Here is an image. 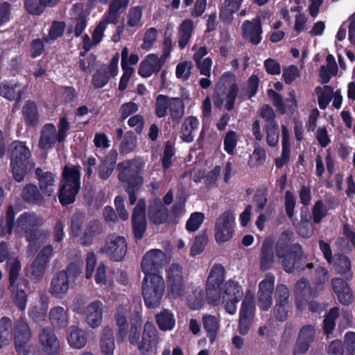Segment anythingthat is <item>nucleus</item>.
Listing matches in <instances>:
<instances>
[{"instance_id":"nucleus-61","label":"nucleus","mask_w":355,"mask_h":355,"mask_svg":"<svg viewBox=\"0 0 355 355\" xmlns=\"http://www.w3.org/2000/svg\"><path fill=\"white\" fill-rule=\"evenodd\" d=\"M193 64L191 61H184L179 63L176 67L175 75L178 79L187 80L191 74Z\"/></svg>"},{"instance_id":"nucleus-13","label":"nucleus","mask_w":355,"mask_h":355,"mask_svg":"<svg viewBox=\"0 0 355 355\" xmlns=\"http://www.w3.org/2000/svg\"><path fill=\"white\" fill-rule=\"evenodd\" d=\"M254 311V295L251 292H248L239 313V331L241 335H246L248 333Z\"/></svg>"},{"instance_id":"nucleus-33","label":"nucleus","mask_w":355,"mask_h":355,"mask_svg":"<svg viewBox=\"0 0 355 355\" xmlns=\"http://www.w3.org/2000/svg\"><path fill=\"white\" fill-rule=\"evenodd\" d=\"M67 341L72 348H83L87 343V338L85 331L76 326L70 327L67 335Z\"/></svg>"},{"instance_id":"nucleus-53","label":"nucleus","mask_w":355,"mask_h":355,"mask_svg":"<svg viewBox=\"0 0 355 355\" xmlns=\"http://www.w3.org/2000/svg\"><path fill=\"white\" fill-rule=\"evenodd\" d=\"M12 327V321L8 317H3L0 321V349L8 344L12 338L10 331Z\"/></svg>"},{"instance_id":"nucleus-19","label":"nucleus","mask_w":355,"mask_h":355,"mask_svg":"<svg viewBox=\"0 0 355 355\" xmlns=\"http://www.w3.org/2000/svg\"><path fill=\"white\" fill-rule=\"evenodd\" d=\"M268 97L276 108L282 114L293 112L297 107V101L294 91L289 92V98L284 101L281 96L272 89L268 92Z\"/></svg>"},{"instance_id":"nucleus-8","label":"nucleus","mask_w":355,"mask_h":355,"mask_svg":"<svg viewBox=\"0 0 355 355\" xmlns=\"http://www.w3.org/2000/svg\"><path fill=\"white\" fill-rule=\"evenodd\" d=\"M235 217L234 213L227 210L221 214L216 220L214 225V237L218 243L230 241L234 234Z\"/></svg>"},{"instance_id":"nucleus-56","label":"nucleus","mask_w":355,"mask_h":355,"mask_svg":"<svg viewBox=\"0 0 355 355\" xmlns=\"http://www.w3.org/2000/svg\"><path fill=\"white\" fill-rule=\"evenodd\" d=\"M65 24L61 21H53L51 24L49 34L44 37V42L51 44L63 34Z\"/></svg>"},{"instance_id":"nucleus-55","label":"nucleus","mask_w":355,"mask_h":355,"mask_svg":"<svg viewBox=\"0 0 355 355\" xmlns=\"http://www.w3.org/2000/svg\"><path fill=\"white\" fill-rule=\"evenodd\" d=\"M239 3L225 0L220 8V17L225 21H230L233 14L239 10Z\"/></svg>"},{"instance_id":"nucleus-27","label":"nucleus","mask_w":355,"mask_h":355,"mask_svg":"<svg viewBox=\"0 0 355 355\" xmlns=\"http://www.w3.org/2000/svg\"><path fill=\"white\" fill-rule=\"evenodd\" d=\"M35 174L38 178L40 190L44 195L51 196L55 188V175L49 171L44 172L41 168H37Z\"/></svg>"},{"instance_id":"nucleus-10","label":"nucleus","mask_w":355,"mask_h":355,"mask_svg":"<svg viewBox=\"0 0 355 355\" xmlns=\"http://www.w3.org/2000/svg\"><path fill=\"white\" fill-rule=\"evenodd\" d=\"M101 251L109 258L115 261L123 260L127 252V243L123 236L116 234H110L105 239Z\"/></svg>"},{"instance_id":"nucleus-54","label":"nucleus","mask_w":355,"mask_h":355,"mask_svg":"<svg viewBox=\"0 0 355 355\" xmlns=\"http://www.w3.org/2000/svg\"><path fill=\"white\" fill-rule=\"evenodd\" d=\"M23 286H26V283L17 282L15 288L12 289L13 288L10 284L9 287L17 306L21 310L25 309L26 304V294L22 288Z\"/></svg>"},{"instance_id":"nucleus-62","label":"nucleus","mask_w":355,"mask_h":355,"mask_svg":"<svg viewBox=\"0 0 355 355\" xmlns=\"http://www.w3.org/2000/svg\"><path fill=\"white\" fill-rule=\"evenodd\" d=\"M266 151L259 145H254V150L250 157L249 164L253 166L262 164L266 159Z\"/></svg>"},{"instance_id":"nucleus-57","label":"nucleus","mask_w":355,"mask_h":355,"mask_svg":"<svg viewBox=\"0 0 355 355\" xmlns=\"http://www.w3.org/2000/svg\"><path fill=\"white\" fill-rule=\"evenodd\" d=\"M239 139V135L233 130L227 132L224 138V150L229 155H233Z\"/></svg>"},{"instance_id":"nucleus-34","label":"nucleus","mask_w":355,"mask_h":355,"mask_svg":"<svg viewBox=\"0 0 355 355\" xmlns=\"http://www.w3.org/2000/svg\"><path fill=\"white\" fill-rule=\"evenodd\" d=\"M199 126V121L195 116H189L182 123L180 137L186 142H191L193 140L194 132Z\"/></svg>"},{"instance_id":"nucleus-41","label":"nucleus","mask_w":355,"mask_h":355,"mask_svg":"<svg viewBox=\"0 0 355 355\" xmlns=\"http://www.w3.org/2000/svg\"><path fill=\"white\" fill-rule=\"evenodd\" d=\"M49 319L55 327H64L68 324L67 312L61 306H55L51 309L49 313Z\"/></svg>"},{"instance_id":"nucleus-23","label":"nucleus","mask_w":355,"mask_h":355,"mask_svg":"<svg viewBox=\"0 0 355 355\" xmlns=\"http://www.w3.org/2000/svg\"><path fill=\"white\" fill-rule=\"evenodd\" d=\"M56 142H59V138L55 126L53 123L45 124L40 131L39 148L49 150L53 148Z\"/></svg>"},{"instance_id":"nucleus-17","label":"nucleus","mask_w":355,"mask_h":355,"mask_svg":"<svg viewBox=\"0 0 355 355\" xmlns=\"http://www.w3.org/2000/svg\"><path fill=\"white\" fill-rule=\"evenodd\" d=\"M71 272L69 268L58 272L52 279L49 292L57 298L65 296L71 286Z\"/></svg>"},{"instance_id":"nucleus-4","label":"nucleus","mask_w":355,"mask_h":355,"mask_svg":"<svg viewBox=\"0 0 355 355\" xmlns=\"http://www.w3.org/2000/svg\"><path fill=\"white\" fill-rule=\"evenodd\" d=\"M165 282L159 274L145 275L142 282V295L149 308L157 306L165 292Z\"/></svg>"},{"instance_id":"nucleus-7","label":"nucleus","mask_w":355,"mask_h":355,"mask_svg":"<svg viewBox=\"0 0 355 355\" xmlns=\"http://www.w3.org/2000/svg\"><path fill=\"white\" fill-rule=\"evenodd\" d=\"M225 279V268L219 263L214 264L207 281V295L209 303L217 304L221 297L220 286Z\"/></svg>"},{"instance_id":"nucleus-20","label":"nucleus","mask_w":355,"mask_h":355,"mask_svg":"<svg viewBox=\"0 0 355 355\" xmlns=\"http://www.w3.org/2000/svg\"><path fill=\"white\" fill-rule=\"evenodd\" d=\"M39 339L42 352L46 355H58L59 354L60 342L51 329H43Z\"/></svg>"},{"instance_id":"nucleus-2","label":"nucleus","mask_w":355,"mask_h":355,"mask_svg":"<svg viewBox=\"0 0 355 355\" xmlns=\"http://www.w3.org/2000/svg\"><path fill=\"white\" fill-rule=\"evenodd\" d=\"M80 167L77 166H65L62 173V180L59 189V200L63 205H67L75 201L76 196L80 187Z\"/></svg>"},{"instance_id":"nucleus-9","label":"nucleus","mask_w":355,"mask_h":355,"mask_svg":"<svg viewBox=\"0 0 355 355\" xmlns=\"http://www.w3.org/2000/svg\"><path fill=\"white\" fill-rule=\"evenodd\" d=\"M302 254V248L294 245L290 248L288 243L280 239L276 245V256L281 260L284 269L287 272H291L295 269L296 260Z\"/></svg>"},{"instance_id":"nucleus-21","label":"nucleus","mask_w":355,"mask_h":355,"mask_svg":"<svg viewBox=\"0 0 355 355\" xmlns=\"http://www.w3.org/2000/svg\"><path fill=\"white\" fill-rule=\"evenodd\" d=\"M103 304L98 300L89 303L84 312L85 322L92 328L98 327L103 320Z\"/></svg>"},{"instance_id":"nucleus-44","label":"nucleus","mask_w":355,"mask_h":355,"mask_svg":"<svg viewBox=\"0 0 355 355\" xmlns=\"http://www.w3.org/2000/svg\"><path fill=\"white\" fill-rule=\"evenodd\" d=\"M318 105L320 109L324 110L332 99L334 89L329 85L324 87L318 86L315 89Z\"/></svg>"},{"instance_id":"nucleus-30","label":"nucleus","mask_w":355,"mask_h":355,"mask_svg":"<svg viewBox=\"0 0 355 355\" xmlns=\"http://www.w3.org/2000/svg\"><path fill=\"white\" fill-rule=\"evenodd\" d=\"M332 288L337 294L339 302L343 304H349L352 301V293L349 285L342 279H332Z\"/></svg>"},{"instance_id":"nucleus-5","label":"nucleus","mask_w":355,"mask_h":355,"mask_svg":"<svg viewBox=\"0 0 355 355\" xmlns=\"http://www.w3.org/2000/svg\"><path fill=\"white\" fill-rule=\"evenodd\" d=\"M8 153L14 178L21 182L26 173L31 151L24 142L15 141L10 145Z\"/></svg>"},{"instance_id":"nucleus-32","label":"nucleus","mask_w":355,"mask_h":355,"mask_svg":"<svg viewBox=\"0 0 355 355\" xmlns=\"http://www.w3.org/2000/svg\"><path fill=\"white\" fill-rule=\"evenodd\" d=\"M126 30L128 32H135L142 25V8L137 6L131 7L127 14Z\"/></svg>"},{"instance_id":"nucleus-51","label":"nucleus","mask_w":355,"mask_h":355,"mask_svg":"<svg viewBox=\"0 0 355 355\" xmlns=\"http://www.w3.org/2000/svg\"><path fill=\"white\" fill-rule=\"evenodd\" d=\"M266 132V141L270 147H276L279 144V130L276 121L266 123L265 125Z\"/></svg>"},{"instance_id":"nucleus-28","label":"nucleus","mask_w":355,"mask_h":355,"mask_svg":"<svg viewBox=\"0 0 355 355\" xmlns=\"http://www.w3.org/2000/svg\"><path fill=\"white\" fill-rule=\"evenodd\" d=\"M89 12V9L82 3H77L73 6L71 10V15L76 19V36H79L87 26V18Z\"/></svg>"},{"instance_id":"nucleus-25","label":"nucleus","mask_w":355,"mask_h":355,"mask_svg":"<svg viewBox=\"0 0 355 355\" xmlns=\"http://www.w3.org/2000/svg\"><path fill=\"white\" fill-rule=\"evenodd\" d=\"M148 216L149 220L155 224L164 223L168 219V209L162 205L159 198H155L150 202Z\"/></svg>"},{"instance_id":"nucleus-50","label":"nucleus","mask_w":355,"mask_h":355,"mask_svg":"<svg viewBox=\"0 0 355 355\" xmlns=\"http://www.w3.org/2000/svg\"><path fill=\"white\" fill-rule=\"evenodd\" d=\"M22 198L24 200L33 203L40 204L43 201L42 195L36 185L27 184L22 191Z\"/></svg>"},{"instance_id":"nucleus-49","label":"nucleus","mask_w":355,"mask_h":355,"mask_svg":"<svg viewBox=\"0 0 355 355\" xmlns=\"http://www.w3.org/2000/svg\"><path fill=\"white\" fill-rule=\"evenodd\" d=\"M15 336V347L17 352H20L22 348V344L27 342L31 338V331L26 322L21 321L17 327Z\"/></svg>"},{"instance_id":"nucleus-48","label":"nucleus","mask_w":355,"mask_h":355,"mask_svg":"<svg viewBox=\"0 0 355 355\" xmlns=\"http://www.w3.org/2000/svg\"><path fill=\"white\" fill-rule=\"evenodd\" d=\"M8 265L9 269V281L12 289L16 288V283L21 282L25 284V280L23 279H19L18 275L21 270V264L19 261L13 257H10L8 260Z\"/></svg>"},{"instance_id":"nucleus-63","label":"nucleus","mask_w":355,"mask_h":355,"mask_svg":"<svg viewBox=\"0 0 355 355\" xmlns=\"http://www.w3.org/2000/svg\"><path fill=\"white\" fill-rule=\"evenodd\" d=\"M328 209L321 200L315 202L312 208L313 219L315 223L321 222L322 219L327 216Z\"/></svg>"},{"instance_id":"nucleus-16","label":"nucleus","mask_w":355,"mask_h":355,"mask_svg":"<svg viewBox=\"0 0 355 355\" xmlns=\"http://www.w3.org/2000/svg\"><path fill=\"white\" fill-rule=\"evenodd\" d=\"M166 261V254L160 250L153 249L144 256L141 266L145 275L158 274Z\"/></svg>"},{"instance_id":"nucleus-11","label":"nucleus","mask_w":355,"mask_h":355,"mask_svg":"<svg viewBox=\"0 0 355 355\" xmlns=\"http://www.w3.org/2000/svg\"><path fill=\"white\" fill-rule=\"evenodd\" d=\"M243 290L238 282L234 280H228L224 286L223 301L226 311L234 315L236 312V304L243 297Z\"/></svg>"},{"instance_id":"nucleus-40","label":"nucleus","mask_w":355,"mask_h":355,"mask_svg":"<svg viewBox=\"0 0 355 355\" xmlns=\"http://www.w3.org/2000/svg\"><path fill=\"white\" fill-rule=\"evenodd\" d=\"M159 328L164 331L172 330L175 325L174 314L169 310L164 309L156 315Z\"/></svg>"},{"instance_id":"nucleus-12","label":"nucleus","mask_w":355,"mask_h":355,"mask_svg":"<svg viewBox=\"0 0 355 355\" xmlns=\"http://www.w3.org/2000/svg\"><path fill=\"white\" fill-rule=\"evenodd\" d=\"M275 281V276L268 273L259 284L257 304L261 311H268L272 305Z\"/></svg>"},{"instance_id":"nucleus-37","label":"nucleus","mask_w":355,"mask_h":355,"mask_svg":"<svg viewBox=\"0 0 355 355\" xmlns=\"http://www.w3.org/2000/svg\"><path fill=\"white\" fill-rule=\"evenodd\" d=\"M327 65L322 66L320 69V76L322 83L325 84L329 82L331 78L337 74L338 67L334 57L329 54L326 58Z\"/></svg>"},{"instance_id":"nucleus-3","label":"nucleus","mask_w":355,"mask_h":355,"mask_svg":"<svg viewBox=\"0 0 355 355\" xmlns=\"http://www.w3.org/2000/svg\"><path fill=\"white\" fill-rule=\"evenodd\" d=\"M237 95V87L234 76L230 73H225L220 78L214 94V105L220 107L224 102L227 110L234 107Z\"/></svg>"},{"instance_id":"nucleus-15","label":"nucleus","mask_w":355,"mask_h":355,"mask_svg":"<svg viewBox=\"0 0 355 355\" xmlns=\"http://www.w3.org/2000/svg\"><path fill=\"white\" fill-rule=\"evenodd\" d=\"M119 55L116 54L108 65L100 66L93 76L92 84L96 88L105 86L110 80L117 75Z\"/></svg>"},{"instance_id":"nucleus-58","label":"nucleus","mask_w":355,"mask_h":355,"mask_svg":"<svg viewBox=\"0 0 355 355\" xmlns=\"http://www.w3.org/2000/svg\"><path fill=\"white\" fill-rule=\"evenodd\" d=\"M99 232V225L97 222H91L87 227L83 236L81 237L82 244L89 245L92 243L94 235Z\"/></svg>"},{"instance_id":"nucleus-26","label":"nucleus","mask_w":355,"mask_h":355,"mask_svg":"<svg viewBox=\"0 0 355 355\" xmlns=\"http://www.w3.org/2000/svg\"><path fill=\"white\" fill-rule=\"evenodd\" d=\"M144 166V163L141 159L126 160L119 164L118 167L121 170L119 179L121 182H128V177L139 173Z\"/></svg>"},{"instance_id":"nucleus-42","label":"nucleus","mask_w":355,"mask_h":355,"mask_svg":"<svg viewBox=\"0 0 355 355\" xmlns=\"http://www.w3.org/2000/svg\"><path fill=\"white\" fill-rule=\"evenodd\" d=\"M22 114L27 124L35 126L39 123V114L37 106L34 102L28 101L24 105Z\"/></svg>"},{"instance_id":"nucleus-39","label":"nucleus","mask_w":355,"mask_h":355,"mask_svg":"<svg viewBox=\"0 0 355 355\" xmlns=\"http://www.w3.org/2000/svg\"><path fill=\"white\" fill-rule=\"evenodd\" d=\"M128 309L126 306H120L117 309L114 316L116 325L118 328L119 335L122 340L127 335L128 322L126 318V314Z\"/></svg>"},{"instance_id":"nucleus-46","label":"nucleus","mask_w":355,"mask_h":355,"mask_svg":"<svg viewBox=\"0 0 355 355\" xmlns=\"http://www.w3.org/2000/svg\"><path fill=\"white\" fill-rule=\"evenodd\" d=\"M117 153L112 151L99 166L98 175L101 179H107L112 174L116 160Z\"/></svg>"},{"instance_id":"nucleus-31","label":"nucleus","mask_w":355,"mask_h":355,"mask_svg":"<svg viewBox=\"0 0 355 355\" xmlns=\"http://www.w3.org/2000/svg\"><path fill=\"white\" fill-rule=\"evenodd\" d=\"M129 0H113L105 15V19L110 24L118 22L121 14L126 9Z\"/></svg>"},{"instance_id":"nucleus-1","label":"nucleus","mask_w":355,"mask_h":355,"mask_svg":"<svg viewBox=\"0 0 355 355\" xmlns=\"http://www.w3.org/2000/svg\"><path fill=\"white\" fill-rule=\"evenodd\" d=\"M44 218L35 212H24L17 218L14 227L15 234L19 238L25 236L30 243L28 250L33 252L36 243L43 242L46 235L40 232L38 227L43 225Z\"/></svg>"},{"instance_id":"nucleus-60","label":"nucleus","mask_w":355,"mask_h":355,"mask_svg":"<svg viewBox=\"0 0 355 355\" xmlns=\"http://www.w3.org/2000/svg\"><path fill=\"white\" fill-rule=\"evenodd\" d=\"M95 281L96 284L104 286L105 288H109L112 286L113 282L112 280L107 279L106 276V268L103 263H101L96 270L95 274Z\"/></svg>"},{"instance_id":"nucleus-52","label":"nucleus","mask_w":355,"mask_h":355,"mask_svg":"<svg viewBox=\"0 0 355 355\" xmlns=\"http://www.w3.org/2000/svg\"><path fill=\"white\" fill-rule=\"evenodd\" d=\"M141 324V316L138 312H137L131 319V327L128 337L129 341L132 345H136L139 343Z\"/></svg>"},{"instance_id":"nucleus-45","label":"nucleus","mask_w":355,"mask_h":355,"mask_svg":"<svg viewBox=\"0 0 355 355\" xmlns=\"http://www.w3.org/2000/svg\"><path fill=\"white\" fill-rule=\"evenodd\" d=\"M202 322L211 343H214L220 328L218 320L214 315H205L202 318Z\"/></svg>"},{"instance_id":"nucleus-22","label":"nucleus","mask_w":355,"mask_h":355,"mask_svg":"<svg viewBox=\"0 0 355 355\" xmlns=\"http://www.w3.org/2000/svg\"><path fill=\"white\" fill-rule=\"evenodd\" d=\"M242 33L243 37L250 40L252 44H259L262 39L260 18L257 17L252 21H245L242 24Z\"/></svg>"},{"instance_id":"nucleus-43","label":"nucleus","mask_w":355,"mask_h":355,"mask_svg":"<svg viewBox=\"0 0 355 355\" xmlns=\"http://www.w3.org/2000/svg\"><path fill=\"white\" fill-rule=\"evenodd\" d=\"M23 88L21 85L17 83L2 84L0 86V94L9 100H19Z\"/></svg>"},{"instance_id":"nucleus-29","label":"nucleus","mask_w":355,"mask_h":355,"mask_svg":"<svg viewBox=\"0 0 355 355\" xmlns=\"http://www.w3.org/2000/svg\"><path fill=\"white\" fill-rule=\"evenodd\" d=\"M314 335L313 327L309 325L303 327L300 331L294 353L300 354L306 352L309 347L310 343L313 340Z\"/></svg>"},{"instance_id":"nucleus-24","label":"nucleus","mask_w":355,"mask_h":355,"mask_svg":"<svg viewBox=\"0 0 355 355\" xmlns=\"http://www.w3.org/2000/svg\"><path fill=\"white\" fill-rule=\"evenodd\" d=\"M146 202L144 200H139L134 209L132 215V225L135 236L141 239L146 230L145 217Z\"/></svg>"},{"instance_id":"nucleus-64","label":"nucleus","mask_w":355,"mask_h":355,"mask_svg":"<svg viewBox=\"0 0 355 355\" xmlns=\"http://www.w3.org/2000/svg\"><path fill=\"white\" fill-rule=\"evenodd\" d=\"M205 216L201 212L193 213L187 221L186 227L189 232L196 231L203 222Z\"/></svg>"},{"instance_id":"nucleus-18","label":"nucleus","mask_w":355,"mask_h":355,"mask_svg":"<svg viewBox=\"0 0 355 355\" xmlns=\"http://www.w3.org/2000/svg\"><path fill=\"white\" fill-rule=\"evenodd\" d=\"M168 53L164 52V55L160 58L155 54L148 55L140 63L139 74L144 78H148L154 73L159 71Z\"/></svg>"},{"instance_id":"nucleus-36","label":"nucleus","mask_w":355,"mask_h":355,"mask_svg":"<svg viewBox=\"0 0 355 355\" xmlns=\"http://www.w3.org/2000/svg\"><path fill=\"white\" fill-rule=\"evenodd\" d=\"M333 263L338 273L345 275L347 279L352 277L351 261L347 257L340 254H335Z\"/></svg>"},{"instance_id":"nucleus-6","label":"nucleus","mask_w":355,"mask_h":355,"mask_svg":"<svg viewBox=\"0 0 355 355\" xmlns=\"http://www.w3.org/2000/svg\"><path fill=\"white\" fill-rule=\"evenodd\" d=\"M169 113L173 121H180L184 114V105L180 98H171L159 95L155 103V114L159 118Z\"/></svg>"},{"instance_id":"nucleus-35","label":"nucleus","mask_w":355,"mask_h":355,"mask_svg":"<svg viewBox=\"0 0 355 355\" xmlns=\"http://www.w3.org/2000/svg\"><path fill=\"white\" fill-rule=\"evenodd\" d=\"M101 348L105 355H113L115 349L113 330L110 327H105L102 330Z\"/></svg>"},{"instance_id":"nucleus-47","label":"nucleus","mask_w":355,"mask_h":355,"mask_svg":"<svg viewBox=\"0 0 355 355\" xmlns=\"http://www.w3.org/2000/svg\"><path fill=\"white\" fill-rule=\"evenodd\" d=\"M193 31V23L191 19L184 20L179 27V45L184 48L189 42Z\"/></svg>"},{"instance_id":"nucleus-14","label":"nucleus","mask_w":355,"mask_h":355,"mask_svg":"<svg viewBox=\"0 0 355 355\" xmlns=\"http://www.w3.org/2000/svg\"><path fill=\"white\" fill-rule=\"evenodd\" d=\"M168 295L177 299L184 294V285L181 268L177 264L171 265L167 270Z\"/></svg>"},{"instance_id":"nucleus-59","label":"nucleus","mask_w":355,"mask_h":355,"mask_svg":"<svg viewBox=\"0 0 355 355\" xmlns=\"http://www.w3.org/2000/svg\"><path fill=\"white\" fill-rule=\"evenodd\" d=\"M157 343L141 337V340L137 343L141 355H151L156 353Z\"/></svg>"},{"instance_id":"nucleus-38","label":"nucleus","mask_w":355,"mask_h":355,"mask_svg":"<svg viewBox=\"0 0 355 355\" xmlns=\"http://www.w3.org/2000/svg\"><path fill=\"white\" fill-rule=\"evenodd\" d=\"M275 261V256L272 250V243L270 240H266L261 248V256L260 267L261 270L270 269Z\"/></svg>"}]
</instances>
